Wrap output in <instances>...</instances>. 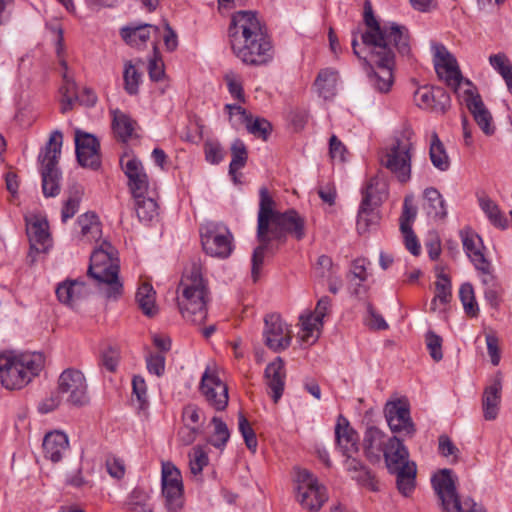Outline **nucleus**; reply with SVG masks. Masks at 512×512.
Listing matches in <instances>:
<instances>
[{"label":"nucleus","mask_w":512,"mask_h":512,"mask_svg":"<svg viewBox=\"0 0 512 512\" xmlns=\"http://www.w3.org/2000/svg\"><path fill=\"white\" fill-rule=\"evenodd\" d=\"M259 211L257 217V240L259 245L252 254L251 276L254 282L259 279L266 251L272 241L284 243L288 234L297 240L305 237V219L294 210L279 212L275 201L266 187L259 190Z\"/></svg>","instance_id":"1"},{"label":"nucleus","mask_w":512,"mask_h":512,"mask_svg":"<svg viewBox=\"0 0 512 512\" xmlns=\"http://www.w3.org/2000/svg\"><path fill=\"white\" fill-rule=\"evenodd\" d=\"M232 53L244 65L266 66L274 59V46L267 27L256 11L233 13L228 27Z\"/></svg>","instance_id":"2"},{"label":"nucleus","mask_w":512,"mask_h":512,"mask_svg":"<svg viewBox=\"0 0 512 512\" xmlns=\"http://www.w3.org/2000/svg\"><path fill=\"white\" fill-rule=\"evenodd\" d=\"M177 303L182 317L191 323L202 324L207 318L209 290L202 277L200 265L193 263L181 278Z\"/></svg>","instance_id":"3"},{"label":"nucleus","mask_w":512,"mask_h":512,"mask_svg":"<svg viewBox=\"0 0 512 512\" xmlns=\"http://www.w3.org/2000/svg\"><path fill=\"white\" fill-rule=\"evenodd\" d=\"M364 23L367 30L361 33L363 45L369 50L379 46L393 45L402 56L410 54L409 35L405 26L396 23L380 25L374 16L370 1L364 3Z\"/></svg>","instance_id":"4"},{"label":"nucleus","mask_w":512,"mask_h":512,"mask_svg":"<svg viewBox=\"0 0 512 512\" xmlns=\"http://www.w3.org/2000/svg\"><path fill=\"white\" fill-rule=\"evenodd\" d=\"M43 366L44 356L39 352L0 353L1 383L9 390L21 389L39 374Z\"/></svg>","instance_id":"5"},{"label":"nucleus","mask_w":512,"mask_h":512,"mask_svg":"<svg viewBox=\"0 0 512 512\" xmlns=\"http://www.w3.org/2000/svg\"><path fill=\"white\" fill-rule=\"evenodd\" d=\"M119 268L118 251L110 242L104 240L93 250L87 274L98 284L107 286L106 295L108 298H117L123 290L118 277Z\"/></svg>","instance_id":"6"},{"label":"nucleus","mask_w":512,"mask_h":512,"mask_svg":"<svg viewBox=\"0 0 512 512\" xmlns=\"http://www.w3.org/2000/svg\"><path fill=\"white\" fill-rule=\"evenodd\" d=\"M362 200L357 215L359 234L369 232L380 220L378 208L388 197L387 184L378 177H372L362 189Z\"/></svg>","instance_id":"7"},{"label":"nucleus","mask_w":512,"mask_h":512,"mask_svg":"<svg viewBox=\"0 0 512 512\" xmlns=\"http://www.w3.org/2000/svg\"><path fill=\"white\" fill-rule=\"evenodd\" d=\"M62 141V133L54 131L38 156L41 163L42 191L45 197H56L60 193L61 172L57 164L61 154Z\"/></svg>","instance_id":"8"},{"label":"nucleus","mask_w":512,"mask_h":512,"mask_svg":"<svg viewBox=\"0 0 512 512\" xmlns=\"http://www.w3.org/2000/svg\"><path fill=\"white\" fill-rule=\"evenodd\" d=\"M431 482L443 512H486L481 504L470 497L460 500L451 470L443 469L432 477Z\"/></svg>","instance_id":"9"},{"label":"nucleus","mask_w":512,"mask_h":512,"mask_svg":"<svg viewBox=\"0 0 512 512\" xmlns=\"http://www.w3.org/2000/svg\"><path fill=\"white\" fill-rule=\"evenodd\" d=\"M395 47L379 46L369 49L371 61L375 67L369 65L364 58V63L368 66L367 76L370 85L380 93H386L393 84V68L395 65Z\"/></svg>","instance_id":"10"},{"label":"nucleus","mask_w":512,"mask_h":512,"mask_svg":"<svg viewBox=\"0 0 512 512\" xmlns=\"http://www.w3.org/2000/svg\"><path fill=\"white\" fill-rule=\"evenodd\" d=\"M411 134L410 131H404L400 136L396 137L385 158L382 160V164L401 183H406L411 178L413 150Z\"/></svg>","instance_id":"11"},{"label":"nucleus","mask_w":512,"mask_h":512,"mask_svg":"<svg viewBox=\"0 0 512 512\" xmlns=\"http://www.w3.org/2000/svg\"><path fill=\"white\" fill-rule=\"evenodd\" d=\"M296 482L301 506L308 511H318L328 499L326 488L306 469L298 470Z\"/></svg>","instance_id":"12"},{"label":"nucleus","mask_w":512,"mask_h":512,"mask_svg":"<svg viewBox=\"0 0 512 512\" xmlns=\"http://www.w3.org/2000/svg\"><path fill=\"white\" fill-rule=\"evenodd\" d=\"M57 391L63 401L71 406L80 407L89 402L85 376L78 370L63 371L58 379Z\"/></svg>","instance_id":"13"},{"label":"nucleus","mask_w":512,"mask_h":512,"mask_svg":"<svg viewBox=\"0 0 512 512\" xmlns=\"http://www.w3.org/2000/svg\"><path fill=\"white\" fill-rule=\"evenodd\" d=\"M204 251L213 257L227 258L232 252V234L221 225L207 223L200 228Z\"/></svg>","instance_id":"14"},{"label":"nucleus","mask_w":512,"mask_h":512,"mask_svg":"<svg viewBox=\"0 0 512 512\" xmlns=\"http://www.w3.org/2000/svg\"><path fill=\"white\" fill-rule=\"evenodd\" d=\"M384 415L390 430L393 433L412 437L415 432V424L410 416V406L407 400L397 399L385 404Z\"/></svg>","instance_id":"15"},{"label":"nucleus","mask_w":512,"mask_h":512,"mask_svg":"<svg viewBox=\"0 0 512 512\" xmlns=\"http://www.w3.org/2000/svg\"><path fill=\"white\" fill-rule=\"evenodd\" d=\"M162 494L166 500V507L176 512L183 505V484L180 470L171 462L162 465Z\"/></svg>","instance_id":"16"},{"label":"nucleus","mask_w":512,"mask_h":512,"mask_svg":"<svg viewBox=\"0 0 512 512\" xmlns=\"http://www.w3.org/2000/svg\"><path fill=\"white\" fill-rule=\"evenodd\" d=\"M199 389L210 407L216 411L226 409L229 401L228 388L215 371H211L209 368L205 370Z\"/></svg>","instance_id":"17"},{"label":"nucleus","mask_w":512,"mask_h":512,"mask_svg":"<svg viewBox=\"0 0 512 512\" xmlns=\"http://www.w3.org/2000/svg\"><path fill=\"white\" fill-rule=\"evenodd\" d=\"M54 31L57 34L56 39V53L59 57V63L61 67L63 68L62 73V80L63 84L59 89V92L61 94V112L67 113L68 111L72 110L76 100L78 99V93H77V86L73 79L68 74V64L67 62L62 58V54L64 52V37H63V29L61 27L54 28Z\"/></svg>","instance_id":"18"},{"label":"nucleus","mask_w":512,"mask_h":512,"mask_svg":"<svg viewBox=\"0 0 512 512\" xmlns=\"http://www.w3.org/2000/svg\"><path fill=\"white\" fill-rule=\"evenodd\" d=\"M264 322L263 336L266 346L274 352L287 349L292 340L291 331L280 315L269 314L265 317Z\"/></svg>","instance_id":"19"},{"label":"nucleus","mask_w":512,"mask_h":512,"mask_svg":"<svg viewBox=\"0 0 512 512\" xmlns=\"http://www.w3.org/2000/svg\"><path fill=\"white\" fill-rule=\"evenodd\" d=\"M433 48L434 65L438 76L456 90L463 81L456 59L442 44H435Z\"/></svg>","instance_id":"20"},{"label":"nucleus","mask_w":512,"mask_h":512,"mask_svg":"<svg viewBox=\"0 0 512 512\" xmlns=\"http://www.w3.org/2000/svg\"><path fill=\"white\" fill-rule=\"evenodd\" d=\"M100 143L97 138L79 129L75 131V151L78 163L82 167L98 169L100 167Z\"/></svg>","instance_id":"21"},{"label":"nucleus","mask_w":512,"mask_h":512,"mask_svg":"<svg viewBox=\"0 0 512 512\" xmlns=\"http://www.w3.org/2000/svg\"><path fill=\"white\" fill-rule=\"evenodd\" d=\"M463 100L482 132L487 136L493 135L495 133L493 117L486 108L480 94L467 89L464 91Z\"/></svg>","instance_id":"22"},{"label":"nucleus","mask_w":512,"mask_h":512,"mask_svg":"<svg viewBox=\"0 0 512 512\" xmlns=\"http://www.w3.org/2000/svg\"><path fill=\"white\" fill-rule=\"evenodd\" d=\"M464 251L473 263L475 269L480 273L489 272L491 266L490 261L483 253L482 239L472 231L463 230L460 232Z\"/></svg>","instance_id":"23"},{"label":"nucleus","mask_w":512,"mask_h":512,"mask_svg":"<svg viewBox=\"0 0 512 512\" xmlns=\"http://www.w3.org/2000/svg\"><path fill=\"white\" fill-rule=\"evenodd\" d=\"M390 437L375 426L366 429L363 437V449L366 458L372 463H378L385 451Z\"/></svg>","instance_id":"24"},{"label":"nucleus","mask_w":512,"mask_h":512,"mask_svg":"<svg viewBox=\"0 0 512 512\" xmlns=\"http://www.w3.org/2000/svg\"><path fill=\"white\" fill-rule=\"evenodd\" d=\"M26 233L31 251L39 253L47 250L50 234L48 232V222L45 219L36 216L27 219Z\"/></svg>","instance_id":"25"},{"label":"nucleus","mask_w":512,"mask_h":512,"mask_svg":"<svg viewBox=\"0 0 512 512\" xmlns=\"http://www.w3.org/2000/svg\"><path fill=\"white\" fill-rule=\"evenodd\" d=\"M382 456L384 457L389 472L397 471L413 463L409 461V451L407 447L396 436L390 437V442Z\"/></svg>","instance_id":"26"},{"label":"nucleus","mask_w":512,"mask_h":512,"mask_svg":"<svg viewBox=\"0 0 512 512\" xmlns=\"http://www.w3.org/2000/svg\"><path fill=\"white\" fill-rule=\"evenodd\" d=\"M501 391L502 376L497 373L491 384L485 388L482 398L483 415L488 421L495 420L498 416Z\"/></svg>","instance_id":"27"},{"label":"nucleus","mask_w":512,"mask_h":512,"mask_svg":"<svg viewBox=\"0 0 512 512\" xmlns=\"http://www.w3.org/2000/svg\"><path fill=\"white\" fill-rule=\"evenodd\" d=\"M335 439L338 447L344 455L356 453L358 451V434L350 426L348 420L339 415L335 426Z\"/></svg>","instance_id":"28"},{"label":"nucleus","mask_w":512,"mask_h":512,"mask_svg":"<svg viewBox=\"0 0 512 512\" xmlns=\"http://www.w3.org/2000/svg\"><path fill=\"white\" fill-rule=\"evenodd\" d=\"M265 379L270 395L275 403L282 397L285 387V368L283 360L278 357L265 369Z\"/></svg>","instance_id":"29"},{"label":"nucleus","mask_w":512,"mask_h":512,"mask_svg":"<svg viewBox=\"0 0 512 512\" xmlns=\"http://www.w3.org/2000/svg\"><path fill=\"white\" fill-rule=\"evenodd\" d=\"M151 32L158 33L159 28L152 24L139 23L122 27L120 35L129 46L140 47L149 40Z\"/></svg>","instance_id":"30"},{"label":"nucleus","mask_w":512,"mask_h":512,"mask_svg":"<svg viewBox=\"0 0 512 512\" xmlns=\"http://www.w3.org/2000/svg\"><path fill=\"white\" fill-rule=\"evenodd\" d=\"M69 446L68 437L61 431L49 432L43 439L45 457L52 462H59Z\"/></svg>","instance_id":"31"},{"label":"nucleus","mask_w":512,"mask_h":512,"mask_svg":"<svg viewBox=\"0 0 512 512\" xmlns=\"http://www.w3.org/2000/svg\"><path fill=\"white\" fill-rule=\"evenodd\" d=\"M89 290L83 280H66L58 284L56 288V295L58 300L65 304L72 306L77 300L88 294Z\"/></svg>","instance_id":"32"},{"label":"nucleus","mask_w":512,"mask_h":512,"mask_svg":"<svg viewBox=\"0 0 512 512\" xmlns=\"http://www.w3.org/2000/svg\"><path fill=\"white\" fill-rule=\"evenodd\" d=\"M424 198L426 203L424 209L428 216L434 219H443L447 215L445 201L440 192L433 187L427 188L424 191Z\"/></svg>","instance_id":"33"},{"label":"nucleus","mask_w":512,"mask_h":512,"mask_svg":"<svg viewBox=\"0 0 512 512\" xmlns=\"http://www.w3.org/2000/svg\"><path fill=\"white\" fill-rule=\"evenodd\" d=\"M112 114V128L116 137L123 142H127L133 135L136 121H134L128 114L118 109L114 110Z\"/></svg>","instance_id":"34"},{"label":"nucleus","mask_w":512,"mask_h":512,"mask_svg":"<svg viewBox=\"0 0 512 512\" xmlns=\"http://www.w3.org/2000/svg\"><path fill=\"white\" fill-rule=\"evenodd\" d=\"M155 295L153 287L149 283H142L136 292V302L143 312L148 317H154L158 313V308L155 304Z\"/></svg>","instance_id":"35"},{"label":"nucleus","mask_w":512,"mask_h":512,"mask_svg":"<svg viewBox=\"0 0 512 512\" xmlns=\"http://www.w3.org/2000/svg\"><path fill=\"white\" fill-rule=\"evenodd\" d=\"M429 156L433 166L440 171H447L450 167V159L438 134H431Z\"/></svg>","instance_id":"36"},{"label":"nucleus","mask_w":512,"mask_h":512,"mask_svg":"<svg viewBox=\"0 0 512 512\" xmlns=\"http://www.w3.org/2000/svg\"><path fill=\"white\" fill-rule=\"evenodd\" d=\"M336 84L337 72L330 68L321 70L315 80L317 91L324 99H330L335 95Z\"/></svg>","instance_id":"37"},{"label":"nucleus","mask_w":512,"mask_h":512,"mask_svg":"<svg viewBox=\"0 0 512 512\" xmlns=\"http://www.w3.org/2000/svg\"><path fill=\"white\" fill-rule=\"evenodd\" d=\"M416 464L412 463L409 466L403 467L397 471L390 472L391 474L396 475V484L399 492L407 497L409 496L414 488H415V478H416Z\"/></svg>","instance_id":"38"},{"label":"nucleus","mask_w":512,"mask_h":512,"mask_svg":"<svg viewBox=\"0 0 512 512\" xmlns=\"http://www.w3.org/2000/svg\"><path fill=\"white\" fill-rule=\"evenodd\" d=\"M479 205L489 221L497 228L506 229L508 227V219L501 212L499 206L489 197H481Z\"/></svg>","instance_id":"39"},{"label":"nucleus","mask_w":512,"mask_h":512,"mask_svg":"<svg viewBox=\"0 0 512 512\" xmlns=\"http://www.w3.org/2000/svg\"><path fill=\"white\" fill-rule=\"evenodd\" d=\"M231 162L229 165V174L236 181V172L246 165L248 151L245 143L241 139H235L231 144Z\"/></svg>","instance_id":"40"},{"label":"nucleus","mask_w":512,"mask_h":512,"mask_svg":"<svg viewBox=\"0 0 512 512\" xmlns=\"http://www.w3.org/2000/svg\"><path fill=\"white\" fill-rule=\"evenodd\" d=\"M158 204L153 196L135 198V210L141 222L149 223L159 214Z\"/></svg>","instance_id":"41"},{"label":"nucleus","mask_w":512,"mask_h":512,"mask_svg":"<svg viewBox=\"0 0 512 512\" xmlns=\"http://www.w3.org/2000/svg\"><path fill=\"white\" fill-rule=\"evenodd\" d=\"M149 493L142 488L136 487L129 494L125 506L129 511L134 512H152L149 505Z\"/></svg>","instance_id":"42"},{"label":"nucleus","mask_w":512,"mask_h":512,"mask_svg":"<svg viewBox=\"0 0 512 512\" xmlns=\"http://www.w3.org/2000/svg\"><path fill=\"white\" fill-rule=\"evenodd\" d=\"M482 275V283L485 286L484 297L491 307L497 308L500 303L501 288L492 274V267L489 272Z\"/></svg>","instance_id":"43"},{"label":"nucleus","mask_w":512,"mask_h":512,"mask_svg":"<svg viewBox=\"0 0 512 512\" xmlns=\"http://www.w3.org/2000/svg\"><path fill=\"white\" fill-rule=\"evenodd\" d=\"M489 63L502 76L509 92L512 93V65L506 55L502 53L491 55Z\"/></svg>","instance_id":"44"},{"label":"nucleus","mask_w":512,"mask_h":512,"mask_svg":"<svg viewBox=\"0 0 512 512\" xmlns=\"http://www.w3.org/2000/svg\"><path fill=\"white\" fill-rule=\"evenodd\" d=\"M243 124H245L250 134L263 140H267L272 131L271 123L268 120L261 117L254 118L252 114L247 117Z\"/></svg>","instance_id":"45"},{"label":"nucleus","mask_w":512,"mask_h":512,"mask_svg":"<svg viewBox=\"0 0 512 512\" xmlns=\"http://www.w3.org/2000/svg\"><path fill=\"white\" fill-rule=\"evenodd\" d=\"M459 298L465 313L470 317H476L479 313V307L471 283L466 282L460 286Z\"/></svg>","instance_id":"46"},{"label":"nucleus","mask_w":512,"mask_h":512,"mask_svg":"<svg viewBox=\"0 0 512 512\" xmlns=\"http://www.w3.org/2000/svg\"><path fill=\"white\" fill-rule=\"evenodd\" d=\"M211 423L214 426V431L212 437L209 439V443L215 448L223 449L230 438L228 426L220 417L217 416H214L211 419Z\"/></svg>","instance_id":"47"},{"label":"nucleus","mask_w":512,"mask_h":512,"mask_svg":"<svg viewBox=\"0 0 512 512\" xmlns=\"http://www.w3.org/2000/svg\"><path fill=\"white\" fill-rule=\"evenodd\" d=\"M82 235L90 239H97L101 235L100 223L94 213H86L78 218Z\"/></svg>","instance_id":"48"},{"label":"nucleus","mask_w":512,"mask_h":512,"mask_svg":"<svg viewBox=\"0 0 512 512\" xmlns=\"http://www.w3.org/2000/svg\"><path fill=\"white\" fill-rule=\"evenodd\" d=\"M124 89L129 95H136L139 91V84L141 82V73L129 61L125 63L123 72Z\"/></svg>","instance_id":"49"},{"label":"nucleus","mask_w":512,"mask_h":512,"mask_svg":"<svg viewBox=\"0 0 512 512\" xmlns=\"http://www.w3.org/2000/svg\"><path fill=\"white\" fill-rule=\"evenodd\" d=\"M451 288L450 278L441 269L437 273V281L435 282V296L439 298L441 304L446 305L450 302L452 297Z\"/></svg>","instance_id":"50"},{"label":"nucleus","mask_w":512,"mask_h":512,"mask_svg":"<svg viewBox=\"0 0 512 512\" xmlns=\"http://www.w3.org/2000/svg\"><path fill=\"white\" fill-rule=\"evenodd\" d=\"M238 428L245 441L247 448L250 451L255 452L258 446L257 437L249 421L245 418L243 414H239Z\"/></svg>","instance_id":"51"},{"label":"nucleus","mask_w":512,"mask_h":512,"mask_svg":"<svg viewBox=\"0 0 512 512\" xmlns=\"http://www.w3.org/2000/svg\"><path fill=\"white\" fill-rule=\"evenodd\" d=\"M208 464V456L200 447L196 446L189 453V468L194 476L201 474L203 468Z\"/></svg>","instance_id":"52"},{"label":"nucleus","mask_w":512,"mask_h":512,"mask_svg":"<svg viewBox=\"0 0 512 512\" xmlns=\"http://www.w3.org/2000/svg\"><path fill=\"white\" fill-rule=\"evenodd\" d=\"M80 198V191L78 187H74L73 189L70 190L69 197L62 207V222H66L68 219L72 218L78 212Z\"/></svg>","instance_id":"53"},{"label":"nucleus","mask_w":512,"mask_h":512,"mask_svg":"<svg viewBox=\"0 0 512 512\" xmlns=\"http://www.w3.org/2000/svg\"><path fill=\"white\" fill-rule=\"evenodd\" d=\"M413 197L406 196L403 203V210L400 216V231L410 230L412 229V223L414 222L417 209L413 206Z\"/></svg>","instance_id":"54"},{"label":"nucleus","mask_w":512,"mask_h":512,"mask_svg":"<svg viewBox=\"0 0 512 512\" xmlns=\"http://www.w3.org/2000/svg\"><path fill=\"white\" fill-rule=\"evenodd\" d=\"M133 394L138 403V409H145L148 406L147 385L142 376L136 375L132 379Z\"/></svg>","instance_id":"55"},{"label":"nucleus","mask_w":512,"mask_h":512,"mask_svg":"<svg viewBox=\"0 0 512 512\" xmlns=\"http://www.w3.org/2000/svg\"><path fill=\"white\" fill-rule=\"evenodd\" d=\"M425 343L431 358L436 362L442 360V338L435 332L428 331L425 335Z\"/></svg>","instance_id":"56"},{"label":"nucleus","mask_w":512,"mask_h":512,"mask_svg":"<svg viewBox=\"0 0 512 512\" xmlns=\"http://www.w3.org/2000/svg\"><path fill=\"white\" fill-rule=\"evenodd\" d=\"M224 80L231 96L239 102H245V95L240 77L234 72H229L225 74Z\"/></svg>","instance_id":"57"},{"label":"nucleus","mask_w":512,"mask_h":512,"mask_svg":"<svg viewBox=\"0 0 512 512\" xmlns=\"http://www.w3.org/2000/svg\"><path fill=\"white\" fill-rule=\"evenodd\" d=\"M206 160L211 164H219L225 156L222 146L218 142L208 141L204 144Z\"/></svg>","instance_id":"58"},{"label":"nucleus","mask_w":512,"mask_h":512,"mask_svg":"<svg viewBox=\"0 0 512 512\" xmlns=\"http://www.w3.org/2000/svg\"><path fill=\"white\" fill-rule=\"evenodd\" d=\"M316 316L309 314L306 317L301 316L300 321L302 325L303 334L301 339L303 342H308L310 337L313 336L314 330H317L319 326H322V321H316Z\"/></svg>","instance_id":"59"},{"label":"nucleus","mask_w":512,"mask_h":512,"mask_svg":"<svg viewBox=\"0 0 512 512\" xmlns=\"http://www.w3.org/2000/svg\"><path fill=\"white\" fill-rule=\"evenodd\" d=\"M120 360V353L116 348L108 347L101 354V364L109 372H115Z\"/></svg>","instance_id":"60"},{"label":"nucleus","mask_w":512,"mask_h":512,"mask_svg":"<svg viewBox=\"0 0 512 512\" xmlns=\"http://www.w3.org/2000/svg\"><path fill=\"white\" fill-rule=\"evenodd\" d=\"M129 189L135 198H143L148 194V177L147 174L141 175L140 177L128 181Z\"/></svg>","instance_id":"61"},{"label":"nucleus","mask_w":512,"mask_h":512,"mask_svg":"<svg viewBox=\"0 0 512 512\" xmlns=\"http://www.w3.org/2000/svg\"><path fill=\"white\" fill-rule=\"evenodd\" d=\"M147 369L151 374L160 377L165 371V357L162 354H150L146 358Z\"/></svg>","instance_id":"62"},{"label":"nucleus","mask_w":512,"mask_h":512,"mask_svg":"<svg viewBox=\"0 0 512 512\" xmlns=\"http://www.w3.org/2000/svg\"><path fill=\"white\" fill-rule=\"evenodd\" d=\"M183 420L185 425L197 424L204 420V413L196 404H188L183 408L182 412Z\"/></svg>","instance_id":"63"},{"label":"nucleus","mask_w":512,"mask_h":512,"mask_svg":"<svg viewBox=\"0 0 512 512\" xmlns=\"http://www.w3.org/2000/svg\"><path fill=\"white\" fill-rule=\"evenodd\" d=\"M352 478L358 482V484L369 488L372 491L378 490V483L373 473L365 467L360 472L352 475Z\"/></svg>","instance_id":"64"}]
</instances>
